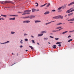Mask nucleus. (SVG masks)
<instances>
[{
  "mask_svg": "<svg viewBox=\"0 0 74 74\" xmlns=\"http://www.w3.org/2000/svg\"><path fill=\"white\" fill-rule=\"evenodd\" d=\"M1 3V4H6L7 3H11V1H1L0 2Z\"/></svg>",
  "mask_w": 74,
  "mask_h": 74,
  "instance_id": "f257e3e1",
  "label": "nucleus"
},
{
  "mask_svg": "<svg viewBox=\"0 0 74 74\" xmlns=\"http://www.w3.org/2000/svg\"><path fill=\"white\" fill-rule=\"evenodd\" d=\"M72 9H73V8H71L70 9H69V10H67V11H66V13H69L72 12H74V11H70Z\"/></svg>",
  "mask_w": 74,
  "mask_h": 74,
  "instance_id": "f03ea898",
  "label": "nucleus"
},
{
  "mask_svg": "<svg viewBox=\"0 0 74 74\" xmlns=\"http://www.w3.org/2000/svg\"><path fill=\"white\" fill-rule=\"evenodd\" d=\"M56 17H59V18H60L61 19H63V16H62L59 15L56 16Z\"/></svg>",
  "mask_w": 74,
  "mask_h": 74,
  "instance_id": "7ed1b4c3",
  "label": "nucleus"
},
{
  "mask_svg": "<svg viewBox=\"0 0 74 74\" xmlns=\"http://www.w3.org/2000/svg\"><path fill=\"white\" fill-rule=\"evenodd\" d=\"M31 11L30 10H25L23 11V13H29Z\"/></svg>",
  "mask_w": 74,
  "mask_h": 74,
  "instance_id": "20e7f679",
  "label": "nucleus"
},
{
  "mask_svg": "<svg viewBox=\"0 0 74 74\" xmlns=\"http://www.w3.org/2000/svg\"><path fill=\"white\" fill-rule=\"evenodd\" d=\"M35 16H28V18H29L30 19H32L33 18H35Z\"/></svg>",
  "mask_w": 74,
  "mask_h": 74,
  "instance_id": "39448f33",
  "label": "nucleus"
},
{
  "mask_svg": "<svg viewBox=\"0 0 74 74\" xmlns=\"http://www.w3.org/2000/svg\"><path fill=\"white\" fill-rule=\"evenodd\" d=\"M55 21H51V22H49V23H45V25H48L49 24L53 22H55Z\"/></svg>",
  "mask_w": 74,
  "mask_h": 74,
  "instance_id": "423d86ee",
  "label": "nucleus"
},
{
  "mask_svg": "<svg viewBox=\"0 0 74 74\" xmlns=\"http://www.w3.org/2000/svg\"><path fill=\"white\" fill-rule=\"evenodd\" d=\"M9 16H16L18 17V15H10Z\"/></svg>",
  "mask_w": 74,
  "mask_h": 74,
  "instance_id": "0eeeda50",
  "label": "nucleus"
},
{
  "mask_svg": "<svg viewBox=\"0 0 74 74\" xmlns=\"http://www.w3.org/2000/svg\"><path fill=\"white\" fill-rule=\"evenodd\" d=\"M74 1H73V2L71 3H69V4H68V5L69 6H70V5H74Z\"/></svg>",
  "mask_w": 74,
  "mask_h": 74,
  "instance_id": "6e6552de",
  "label": "nucleus"
},
{
  "mask_svg": "<svg viewBox=\"0 0 74 74\" xmlns=\"http://www.w3.org/2000/svg\"><path fill=\"white\" fill-rule=\"evenodd\" d=\"M60 18L59 17H56V16L53 17V19H60Z\"/></svg>",
  "mask_w": 74,
  "mask_h": 74,
  "instance_id": "1a4fd4ad",
  "label": "nucleus"
},
{
  "mask_svg": "<svg viewBox=\"0 0 74 74\" xmlns=\"http://www.w3.org/2000/svg\"><path fill=\"white\" fill-rule=\"evenodd\" d=\"M9 20L10 21L14 20H15V18H9Z\"/></svg>",
  "mask_w": 74,
  "mask_h": 74,
  "instance_id": "9d476101",
  "label": "nucleus"
},
{
  "mask_svg": "<svg viewBox=\"0 0 74 74\" xmlns=\"http://www.w3.org/2000/svg\"><path fill=\"white\" fill-rule=\"evenodd\" d=\"M49 11L46 12L45 13H44V14L45 15H47L49 14Z\"/></svg>",
  "mask_w": 74,
  "mask_h": 74,
  "instance_id": "9b49d317",
  "label": "nucleus"
},
{
  "mask_svg": "<svg viewBox=\"0 0 74 74\" xmlns=\"http://www.w3.org/2000/svg\"><path fill=\"white\" fill-rule=\"evenodd\" d=\"M68 21H74V18H72L71 19H69V20H68Z\"/></svg>",
  "mask_w": 74,
  "mask_h": 74,
  "instance_id": "f8f14e48",
  "label": "nucleus"
},
{
  "mask_svg": "<svg viewBox=\"0 0 74 74\" xmlns=\"http://www.w3.org/2000/svg\"><path fill=\"white\" fill-rule=\"evenodd\" d=\"M72 15H73V13H71L69 14L68 15H67L68 16H70Z\"/></svg>",
  "mask_w": 74,
  "mask_h": 74,
  "instance_id": "ddd939ff",
  "label": "nucleus"
},
{
  "mask_svg": "<svg viewBox=\"0 0 74 74\" xmlns=\"http://www.w3.org/2000/svg\"><path fill=\"white\" fill-rule=\"evenodd\" d=\"M41 22V21H35V23H40Z\"/></svg>",
  "mask_w": 74,
  "mask_h": 74,
  "instance_id": "4468645a",
  "label": "nucleus"
},
{
  "mask_svg": "<svg viewBox=\"0 0 74 74\" xmlns=\"http://www.w3.org/2000/svg\"><path fill=\"white\" fill-rule=\"evenodd\" d=\"M47 32L46 31H42L41 32V33H47Z\"/></svg>",
  "mask_w": 74,
  "mask_h": 74,
  "instance_id": "2eb2a0df",
  "label": "nucleus"
},
{
  "mask_svg": "<svg viewBox=\"0 0 74 74\" xmlns=\"http://www.w3.org/2000/svg\"><path fill=\"white\" fill-rule=\"evenodd\" d=\"M43 35V34H38V36L40 37V36H42Z\"/></svg>",
  "mask_w": 74,
  "mask_h": 74,
  "instance_id": "dca6fc26",
  "label": "nucleus"
},
{
  "mask_svg": "<svg viewBox=\"0 0 74 74\" xmlns=\"http://www.w3.org/2000/svg\"><path fill=\"white\" fill-rule=\"evenodd\" d=\"M58 31H59V30H52V32L54 33V32H58Z\"/></svg>",
  "mask_w": 74,
  "mask_h": 74,
  "instance_id": "f3484780",
  "label": "nucleus"
},
{
  "mask_svg": "<svg viewBox=\"0 0 74 74\" xmlns=\"http://www.w3.org/2000/svg\"><path fill=\"white\" fill-rule=\"evenodd\" d=\"M47 3H45L43 5L40 6V7H43L46 5H47Z\"/></svg>",
  "mask_w": 74,
  "mask_h": 74,
  "instance_id": "a211bd4d",
  "label": "nucleus"
},
{
  "mask_svg": "<svg viewBox=\"0 0 74 74\" xmlns=\"http://www.w3.org/2000/svg\"><path fill=\"white\" fill-rule=\"evenodd\" d=\"M67 32H68L67 31H65L64 32H62V34H65L66 33H67Z\"/></svg>",
  "mask_w": 74,
  "mask_h": 74,
  "instance_id": "6ab92c4d",
  "label": "nucleus"
},
{
  "mask_svg": "<svg viewBox=\"0 0 74 74\" xmlns=\"http://www.w3.org/2000/svg\"><path fill=\"white\" fill-rule=\"evenodd\" d=\"M23 21L26 22V23H29L30 22V21Z\"/></svg>",
  "mask_w": 74,
  "mask_h": 74,
  "instance_id": "aec40b11",
  "label": "nucleus"
},
{
  "mask_svg": "<svg viewBox=\"0 0 74 74\" xmlns=\"http://www.w3.org/2000/svg\"><path fill=\"white\" fill-rule=\"evenodd\" d=\"M1 16H3V17H7V16H6L5 15H3V14H1Z\"/></svg>",
  "mask_w": 74,
  "mask_h": 74,
  "instance_id": "412c9836",
  "label": "nucleus"
},
{
  "mask_svg": "<svg viewBox=\"0 0 74 74\" xmlns=\"http://www.w3.org/2000/svg\"><path fill=\"white\" fill-rule=\"evenodd\" d=\"M29 47L30 48V49H31L33 50H34V49H33V48L32 47V46H29Z\"/></svg>",
  "mask_w": 74,
  "mask_h": 74,
  "instance_id": "4be33fe9",
  "label": "nucleus"
},
{
  "mask_svg": "<svg viewBox=\"0 0 74 74\" xmlns=\"http://www.w3.org/2000/svg\"><path fill=\"white\" fill-rule=\"evenodd\" d=\"M35 9H32V12H35Z\"/></svg>",
  "mask_w": 74,
  "mask_h": 74,
  "instance_id": "5701e85b",
  "label": "nucleus"
},
{
  "mask_svg": "<svg viewBox=\"0 0 74 74\" xmlns=\"http://www.w3.org/2000/svg\"><path fill=\"white\" fill-rule=\"evenodd\" d=\"M9 42H10L9 41H8L4 43H0L2 44H6V43H9Z\"/></svg>",
  "mask_w": 74,
  "mask_h": 74,
  "instance_id": "b1692460",
  "label": "nucleus"
},
{
  "mask_svg": "<svg viewBox=\"0 0 74 74\" xmlns=\"http://www.w3.org/2000/svg\"><path fill=\"white\" fill-rule=\"evenodd\" d=\"M61 24H62V23H58V24H56V25L58 26V25H60Z\"/></svg>",
  "mask_w": 74,
  "mask_h": 74,
  "instance_id": "393cba45",
  "label": "nucleus"
},
{
  "mask_svg": "<svg viewBox=\"0 0 74 74\" xmlns=\"http://www.w3.org/2000/svg\"><path fill=\"white\" fill-rule=\"evenodd\" d=\"M53 49H56V45H54L53 46Z\"/></svg>",
  "mask_w": 74,
  "mask_h": 74,
  "instance_id": "a878e982",
  "label": "nucleus"
},
{
  "mask_svg": "<svg viewBox=\"0 0 74 74\" xmlns=\"http://www.w3.org/2000/svg\"><path fill=\"white\" fill-rule=\"evenodd\" d=\"M72 41V39H70L69 40H68V41H67V42H70L71 41Z\"/></svg>",
  "mask_w": 74,
  "mask_h": 74,
  "instance_id": "bb28decb",
  "label": "nucleus"
},
{
  "mask_svg": "<svg viewBox=\"0 0 74 74\" xmlns=\"http://www.w3.org/2000/svg\"><path fill=\"white\" fill-rule=\"evenodd\" d=\"M61 43H62V42H57V43H56V44H61Z\"/></svg>",
  "mask_w": 74,
  "mask_h": 74,
  "instance_id": "cd10ccee",
  "label": "nucleus"
},
{
  "mask_svg": "<svg viewBox=\"0 0 74 74\" xmlns=\"http://www.w3.org/2000/svg\"><path fill=\"white\" fill-rule=\"evenodd\" d=\"M20 43H21V44H23V40H21V41H20Z\"/></svg>",
  "mask_w": 74,
  "mask_h": 74,
  "instance_id": "c85d7f7f",
  "label": "nucleus"
},
{
  "mask_svg": "<svg viewBox=\"0 0 74 74\" xmlns=\"http://www.w3.org/2000/svg\"><path fill=\"white\" fill-rule=\"evenodd\" d=\"M35 4H37L36 5H35V6L37 7L38 6V3H35Z\"/></svg>",
  "mask_w": 74,
  "mask_h": 74,
  "instance_id": "c756f323",
  "label": "nucleus"
},
{
  "mask_svg": "<svg viewBox=\"0 0 74 74\" xmlns=\"http://www.w3.org/2000/svg\"><path fill=\"white\" fill-rule=\"evenodd\" d=\"M15 33V32H11V34H14Z\"/></svg>",
  "mask_w": 74,
  "mask_h": 74,
  "instance_id": "7c9ffc66",
  "label": "nucleus"
},
{
  "mask_svg": "<svg viewBox=\"0 0 74 74\" xmlns=\"http://www.w3.org/2000/svg\"><path fill=\"white\" fill-rule=\"evenodd\" d=\"M49 5H50V3H48V4L47 5V7H49Z\"/></svg>",
  "mask_w": 74,
  "mask_h": 74,
  "instance_id": "2f4dec72",
  "label": "nucleus"
},
{
  "mask_svg": "<svg viewBox=\"0 0 74 74\" xmlns=\"http://www.w3.org/2000/svg\"><path fill=\"white\" fill-rule=\"evenodd\" d=\"M61 8H62V7H60V8H58V10H60Z\"/></svg>",
  "mask_w": 74,
  "mask_h": 74,
  "instance_id": "473e14b6",
  "label": "nucleus"
},
{
  "mask_svg": "<svg viewBox=\"0 0 74 74\" xmlns=\"http://www.w3.org/2000/svg\"><path fill=\"white\" fill-rule=\"evenodd\" d=\"M71 37V36H68L67 37V38H69Z\"/></svg>",
  "mask_w": 74,
  "mask_h": 74,
  "instance_id": "72a5a7b5",
  "label": "nucleus"
},
{
  "mask_svg": "<svg viewBox=\"0 0 74 74\" xmlns=\"http://www.w3.org/2000/svg\"><path fill=\"white\" fill-rule=\"evenodd\" d=\"M25 41H28V39H25Z\"/></svg>",
  "mask_w": 74,
  "mask_h": 74,
  "instance_id": "f704fd0d",
  "label": "nucleus"
},
{
  "mask_svg": "<svg viewBox=\"0 0 74 74\" xmlns=\"http://www.w3.org/2000/svg\"><path fill=\"white\" fill-rule=\"evenodd\" d=\"M0 19H1V20H3L4 21V18H0Z\"/></svg>",
  "mask_w": 74,
  "mask_h": 74,
  "instance_id": "c9c22d12",
  "label": "nucleus"
},
{
  "mask_svg": "<svg viewBox=\"0 0 74 74\" xmlns=\"http://www.w3.org/2000/svg\"><path fill=\"white\" fill-rule=\"evenodd\" d=\"M44 39H45V40H47L48 39V38H44Z\"/></svg>",
  "mask_w": 74,
  "mask_h": 74,
  "instance_id": "e433bc0d",
  "label": "nucleus"
},
{
  "mask_svg": "<svg viewBox=\"0 0 74 74\" xmlns=\"http://www.w3.org/2000/svg\"><path fill=\"white\" fill-rule=\"evenodd\" d=\"M24 36H25L28 35V34H24Z\"/></svg>",
  "mask_w": 74,
  "mask_h": 74,
  "instance_id": "4c0bfd02",
  "label": "nucleus"
},
{
  "mask_svg": "<svg viewBox=\"0 0 74 74\" xmlns=\"http://www.w3.org/2000/svg\"><path fill=\"white\" fill-rule=\"evenodd\" d=\"M27 15V14H26L25 13H23L22 14V15Z\"/></svg>",
  "mask_w": 74,
  "mask_h": 74,
  "instance_id": "58836bf2",
  "label": "nucleus"
},
{
  "mask_svg": "<svg viewBox=\"0 0 74 74\" xmlns=\"http://www.w3.org/2000/svg\"><path fill=\"white\" fill-rule=\"evenodd\" d=\"M52 12H56V10H52Z\"/></svg>",
  "mask_w": 74,
  "mask_h": 74,
  "instance_id": "ea45409f",
  "label": "nucleus"
},
{
  "mask_svg": "<svg viewBox=\"0 0 74 74\" xmlns=\"http://www.w3.org/2000/svg\"><path fill=\"white\" fill-rule=\"evenodd\" d=\"M59 39L58 38H55V40H58Z\"/></svg>",
  "mask_w": 74,
  "mask_h": 74,
  "instance_id": "a19ab883",
  "label": "nucleus"
},
{
  "mask_svg": "<svg viewBox=\"0 0 74 74\" xmlns=\"http://www.w3.org/2000/svg\"><path fill=\"white\" fill-rule=\"evenodd\" d=\"M32 41H33V43H35L34 40H32Z\"/></svg>",
  "mask_w": 74,
  "mask_h": 74,
  "instance_id": "79ce46f5",
  "label": "nucleus"
},
{
  "mask_svg": "<svg viewBox=\"0 0 74 74\" xmlns=\"http://www.w3.org/2000/svg\"><path fill=\"white\" fill-rule=\"evenodd\" d=\"M63 29V28H60V29H59V30H58L60 31V30H61V29Z\"/></svg>",
  "mask_w": 74,
  "mask_h": 74,
  "instance_id": "37998d69",
  "label": "nucleus"
},
{
  "mask_svg": "<svg viewBox=\"0 0 74 74\" xmlns=\"http://www.w3.org/2000/svg\"><path fill=\"white\" fill-rule=\"evenodd\" d=\"M58 46L59 47H61V45H60V44L58 45Z\"/></svg>",
  "mask_w": 74,
  "mask_h": 74,
  "instance_id": "c03bdc74",
  "label": "nucleus"
},
{
  "mask_svg": "<svg viewBox=\"0 0 74 74\" xmlns=\"http://www.w3.org/2000/svg\"><path fill=\"white\" fill-rule=\"evenodd\" d=\"M26 23V22L24 21H23V23Z\"/></svg>",
  "mask_w": 74,
  "mask_h": 74,
  "instance_id": "a18cd8bd",
  "label": "nucleus"
},
{
  "mask_svg": "<svg viewBox=\"0 0 74 74\" xmlns=\"http://www.w3.org/2000/svg\"><path fill=\"white\" fill-rule=\"evenodd\" d=\"M19 47H20V48H22V47H23V46H22V45H21V46H20Z\"/></svg>",
  "mask_w": 74,
  "mask_h": 74,
  "instance_id": "49530a36",
  "label": "nucleus"
},
{
  "mask_svg": "<svg viewBox=\"0 0 74 74\" xmlns=\"http://www.w3.org/2000/svg\"><path fill=\"white\" fill-rule=\"evenodd\" d=\"M62 27H57V28H62Z\"/></svg>",
  "mask_w": 74,
  "mask_h": 74,
  "instance_id": "de8ad7c7",
  "label": "nucleus"
},
{
  "mask_svg": "<svg viewBox=\"0 0 74 74\" xmlns=\"http://www.w3.org/2000/svg\"><path fill=\"white\" fill-rule=\"evenodd\" d=\"M58 28V27H57L56 28V29H58L60 28Z\"/></svg>",
  "mask_w": 74,
  "mask_h": 74,
  "instance_id": "09e8293b",
  "label": "nucleus"
},
{
  "mask_svg": "<svg viewBox=\"0 0 74 74\" xmlns=\"http://www.w3.org/2000/svg\"><path fill=\"white\" fill-rule=\"evenodd\" d=\"M50 38H53V37L51 36H50Z\"/></svg>",
  "mask_w": 74,
  "mask_h": 74,
  "instance_id": "8fccbe9b",
  "label": "nucleus"
},
{
  "mask_svg": "<svg viewBox=\"0 0 74 74\" xmlns=\"http://www.w3.org/2000/svg\"><path fill=\"white\" fill-rule=\"evenodd\" d=\"M24 14H26L27 15L29 14H30V13H24Z\"/></svg>",
  "mask_w": 74,
  "mask_h": 74,
  "instance_id": "3c124183",
  "label": "nucleus"
},
{
  "mask_svg": "<svg viewBox=\"0 0 74 74\" xmlns=\"http://www.w3.org/2000/svg\"><path fill=\"white\" fill-rule=\"evenodd\" d=\"M68 15H65V16H64V17H66Z\"/></svg>",
  "mask_w": 74,
  "mask_h": 74,
  "instance_id": "603ef678",
  "label": "nucleus"
},
{
  "mask_svg": "<svg viewBox=\"0 0 74 74\" xmlns=\"http://www.w3.org/2000/svg\"><path fill=\"white\" fill-rule=\"evenodd\" d=\"M9 8H10V7H7V8L8 9Z\"/></svg>",
  "mask_w": 74,
  "mask_h": 74,
  "instance_id": "864d4df0",
  "label": "nucleus"
},
{
  "mask_svg": "<svg viewBox=\"0 0 74 74\" xmlns=\"http://www.w3.org/2000/svg\"><path fill=\"white\" fill-rule=\"evenodd\" d=\"M69 23H73V22H69Z\"/></svg>",
  "mask_w": 74,
  "mask_h": 74,
  "instance_id": "5fc2aeb1",
  "label": "nucleus"
},
{
  "mask_svg": "<svg viewBox=\"0 0 74 74\" xmlns=\"http://www.w3.org/2000/svg\"><path fill=\"white\" fill-rule=\"evenodd\" d=\"M74 32L73 31H69V32Z\"/></svg>",
  "mask_w": 74,
  "mask_h": 74,
  "instance_id": "6e6d98bb",
  "label": "nucleus"
},
{
  "mask_svg": "<svg viewBox=\"0 0 74 74\" xmlns=\"http://www.w3.org/2000/svg\"><path fill=\"white\" fill-rule=\"evenodd\" d=\"M71 11H74V9L72 10H71Z\"/></svg>",
  "mask_w": 74,
  "mask_h": 74,
  "instance_id": "4d7b16f0",
  "label": "nucleus"
},
{
  "mask_svg": "<svg viewBox=\"0 0 74 74\" xmlns=\"http://www.w3.org/2000/svg\"><path fill=\"white\" fill-rule=\"evenodd\" d=\"M31 36V37H32V38H34L33 36Z\"/></svg>",
  "mask_w": 74,
  "mask_h": 74,
  "instance_id": "13d9d810",
  "label": "nucleus"
},
{
  "mask_svg": "<svg viewBox=\"0 0 74 74\" xmlns=\"http://www.w3.org/2000/svg\"><path fill=\"white\" fill-rule=\"evenodd\" d=\"M29 18V17H28V16L26 17V18Z\"/></svg>",
  "mask_w": 74,
  "mask_h": 74,
  "instance_id": "bf43d9fd",
  "label": "nucleus"
},
{
  "mask_svg": "<svg viewBox=\"0 0 74 74\" xmlns=\"http://www.w3.org/2000/svg\"><path fill=\"white\" fill-rule=\"evenodd\" d=\"M37 44H38V45H40V44H39L38 43H37Z\"/></svg>",
  "mask_w": 74,
  "mask_h": 74,
  "instance_id": "052dcab7",
  "label": "nucleus"
},
{
  "mask_svg": "<svg viewBox=\"0 0 74 74\" xmlns=\"http://www.w3.org/2000/svg\"><path fill=\"white\" fill-rule=\"evenodd\" d=\"M70 32H74V30L72 31H70Z\"/></svg>",
  "mask_w": 74,
  "mask_h": 74,
  "instance_id": "680f3d73",
  "label": "nucleus"
},
{
  "mask_svg": "<svg viewBox=\"0 0 74 74\" xmlns=\"http://www.w3.org/2000/svg\"><path fill=\"white\" fill-rule=\"evenodd\" d=\"M27 51H28V50H26V52H27Z\"/></svg>",
  "mask_w": 74,
  "mask_h": 74,
  "instance_id": "e2e57ef3",
  "label": "nucleus"
},
{
  "mask_svg": "<svg viewBox=\"0 0 74 74\" xmlns=\"http://www.w3.org/2000/svg\"><path fill=\"white\" fill-rule=\"evenodd\" d=\"M18 13H21L20 12H18Z\"/></svg>",
  "mask_w": 74,
  "mask_h": 74,
  "instance_id": "0e129e2a",
  "label": "nucleus"
},
{
  "mask_svg": "<svg viewBox=\"0 0 74 74\" xmlns=\"http://www.w3.org/2000/svg\"><path fill=\"white\" fill-rule=\"evenodd\" d=\"M48 44H51V43H50V42H48Z\"/></svg>",
  "mask_w": 74,
  "mask_h": 74,
  "instance_id": "69168bd1",
  "label": "nucleus"
},
{
  "mask_svg": "<svg viewBox=\"0 0 74 74\" xmlns=\"http://www.w3.org/2000/svg\"><path fill=\"white\" fill-rule=\"evenodd\" d=\"M4 8H7V7H4Z\"/></svg>",
  "mask_w": 74,
  "mask_h": 74,
  "instance_id": "338daca9",
  "label": "nucleus"
},
{
  "mask_svg": "<svg viewBox=\"0 0 74 74\" xmlns=\"http://www.w3.org/2000/svg\"><path fill=\"white\" fill-rule=\"evenodd\" d=\"M14 64H12V66L13 65H14Z\"/></svg>",
  "mask_w": 74,
  "mask_h": 74,
  "instance_id": "774afa93",
  "label": "nucleus"
}]
</instances>
